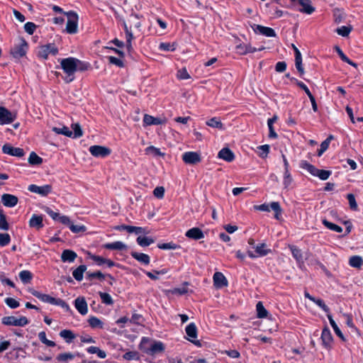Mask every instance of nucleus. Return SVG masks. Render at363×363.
Returning a JSON list of instances; mask_svg holds the SVG:
<instances>
[{"mask_svg": "<svg viewBox=\"0 0 363 363\" xmlns=\"http://www.w3.org/2000/svg\"><path fill=\"white\" fill-rule=\"evenodd\" d=\"M86 350L89 354H96L101 359H104L106 357V353L97 347L91 346Z\"/></svg>", "mask_w": 363, "mask_h": 363, "instance_id": "79ce46f5", "label": "nucleus"}, {"mask_svg": "<svg viewBox=\"0 0 363 363\" xmlns=\"http://www.w3.org/2000/svg\"><path fill=\"white\" fill-rule=\"evenodd\" d=\"M28 45L26 41H23L21 44L14 46L11 50L12 55L16 58L24 56L26 53Z\"/></svg>", "mask_w": 363, "mask_h": 363, "instance_id": "9b49d317", "label": "nucleus"}, {"mask_svg": "<svg viewBox=\"0 0 363 363\" xmlns=\"http://www.w3.org/2000/svg\"><path fill=\"white\" fill-rule=\"evenodd\" d=\"M128 232L129 233H135L136 235L146 234L148 233L145 228L131 225H129Z\"/></svg>", "mask_w": 363, "mask_h": 363, "instance_id": "603ef678", "label": "nucleus"}, {"mask_svg": "<svg viewBox=\"0 0 363 363\" xmlns=\"http://www.w3.org/2000/svg\"><path fill=\"white\" fill-rule=\"evenodd\" d=\"M255 252L257 254V256L264 257L268 255L271 250L267 248V245L265 243H262L255 247Z\"/></svg>", "mask_w": 363, "mask_h": 363, "instance_id": "72a5a7b5", "label": "nucleus"}, {"mask_svg": "<svg viewBox=\"0 0 363 363\" xmlns=\"http://www.w3.org/2000/svg\"><path fill=\"white\" fill-rule=\"evenodd\" d=\"M4 154L21 157L24 155V150L20 147H14L9 144H5L2 147Z\"/></svg>", "mask_w": 363, "mask_h": 363, "instance_id": "1a4fd4ad", "label": "nucleus"}, {"mask_svg": "<svg viewBox=\"0 0 363 363\" xmlns=\"http://www.w3.org/2000/svg\"><path fill=\"white\" fill-rule=\"evenodd\" d=\"M256 310L257 313V317L259 318H264L267 316L268 312L264 307L262 303L259 301L256 305Z\"/></svg>", "mask_w": 363, "mask_h": 363, "instance_id": "ea45409f", "label": "nucleus"}, {"mask_svg": "<svg viewBox=\"0 0 363 363\" xmlns=\"http://www.w3.org/2000/svg\"><path fill=\"white\" fill-rule=\"evenodd\" d=\"M352 30V27L351 26H341L336 29V33L343 37H347L349 35L350 33Z\"/></svg>", "mask_w": 363, "mask_h": 363, "instance_id": "de8ad7c7", "label": "nucleus"}, {"mask_svg": "<svg viewBox=\"0 0 363 363\" xmlns=\"http://www.w3.org/2000/svg\"><path fill=\"white\" fill-rule=\"evenodd\" d=\"M77 255L76 252L71 250H65L61 255V259L62 262H72L77 258Z\"/></svg>", "mask_w": 363, "mask_h": 363, "instance_id": "412c9836", "label": "nucleus"}, {"mask_svg": "<svg viewBox=\"0 0 363 363\" xmlns=\"http://www.w3.org/2000/svg\"><path fill=\"white\" fill-rule=\"evenodd\" d=\"M293 179L291 177V174L289 172V169H286L284 174V181L283 184L285 189H288L289 186L292 184Z\"/></svg>", "mask_w": 363, "mask_h": 363, "instance_id": "09e8293b", "label": "nucleus"}, {"mask_svg": "<svg viewBox=\"0 0 363 363\" xmlns=\"http://www.w3.org/2000/svg\"><path fill=\"white\" fill-rule=\"evenodd\" d=\"M1 323L5 325L23 327L29 323V320L25 316L19 318L15 316H5L2 318Z\"/></svg>", "mask_w": 363, "mask_h": 363, "instance_id": "7ed1b4c3", "label": "nucleus"}, {"mask_svg": "<svg viewBox=\"0 0 363 363\" xmlns=\"http://www.w3.org/2000/svg\"><path fill=\"white\" fill-rule=\"evenodd\" d=\"M291 254L298 262H303V256L300 249L294 245H289Z\"/></svg>", "mask_w": 363, "mask_h": 363, "instance_id": "c9c22d12", "label": "nucleus"}, {"mask_svg": "<svg viewBox=\"0 0 363 363\" xmlns=\"http://www.w3.org/2000/svg\"><path fill=\"white\" fill-rule=\"evenodd\" d=\"M58 53V48L53 43H49L40 46L38 55L43 59H47L49 55H56Z\"/></svg>", "mask_w": 363, "mask_h": 363, "instance_id": "20e7f679", "label": "nucleus"}, {"mask_svg": "<svg viewBox=\"0 0 363 363\" xmlns=\"http://www.w3.org/2000/svg\"><path fill=\"white\" fill-rule=\"evenodd\" d=\"M167 272L166 269H162L161 271L155 270V271H153L152 272H146L145 274L152 280H157L159 279L158 275H160V274H164Z\"/></svg>", "mask_w": 363, "mask_h": 363, "instance_id": "3c124183", "label": "nucleus"}, {"mask_svg": "<svg viewBox=\"0 0 363 363\" xmlns=\"http://www.w3.org/2000/svg\"><path fill=\"white\" fill-rule=\"evenodd\" d=\"M29 225L39 230L43 227V216L33 214L29 220Z\"/></svg>", "mask_w": 363, "mask_h": 363, "instance_id": "a211bd4d", "label": "nucleus"}, {"mask_svg": "<svg viewBox=\"0 0 363 363\" xmlns=\"http://www.w3.org/2000/svg\"><path fill=\"white\" fill-rule=\"evenodd\" d=\"M52 131L57 134L64 135L67 137H72L73 135L72 131H71L67 126L65 125L62 127H53Z\"/></svg>", "mask_w": 363, "mask_h": 363, "instance_id": "2f4dec72", "label": "nucleus"}, {"mask_svg": "<svg viewBox=\"0 0 363 363\" xmlns=\"http://www.w3.org/2000/svg\"><path fill=\"white\" fill-rule=\"evenodd\" d=\"M206 125L210 126V127H212V128H218L219 130H223L224 129L223 124L216 117H213V118L209 119L208 121H206Z\"/></svg>", "mask_w": 363, "mask_h": 363, "instance_id": "7c9ffc66", "label": "nucleus"}, {"mask_svg": "<svg viewBox=\"0 0 363 363\" xmlns=\"http://www.w3.org/2000/svg\"><path fill=\"white\" fill-rule=\"evenodd\" d=\"M254 30L267 37L276 36V33L274 29L269 27H264L260 25H255Z\"/></svg>", "mask_w": 363, "mask_h": 363, "instance_id": "dca6fc26", "label": "nucleus"}, {"mask_svg": "<svg viewBox=\"0 0 363 363\" xmlns=\"http://www.w3.org/2000/svg\"><path fill=\"white\" fill-rule=\"evenodd\" d=\"M52 186L49 184L41 186L35 184H30L28 187V191L30 192L38 194L42 196H48L52 191Z\"/></svg>", "mask_w": 363, "mask_h": 363, "instance_id": "423d86ee", "label": "nucleus"}, {"mask_svg": "<svg viewBox=\"0 0 363 363\" xmlns=\"http://www.w3.org/2000/svg\"><path fill=\"white\" fill-rule=\"evenodd\" d=\"M89 323L92 328H103V323L96 317H91L89 319Z\"/></svg>", "mask_w": 363, "mask_h": 363, "instance_id": "6e6d98bb", "label": "nucleus"}, {"mask_svg": "<svg viewBox=\"0 0 363 363\" xmlns=\"http://www.w3.org/2000/svg\"><path fill=\"white\" fill-rule=\"evenodd\" d=\"M330 144V138H327L320 144V148L318 151V156L320 157L326 151Z\"/></svg>", "mask_w": 363, "mask_h": 363, "instance_id": "69168bd1", "label": "nucleus"}, {"mask_svg": "<svg viewBox=\"0 0 363 363\" xmlns=\"http://www.w3.org/2000/svg\"><path fill=\"white\" fill-rule=\"evenodd\" d=\"M28 162L33 165L40 164L43 162V159L40 157L35 152H32L30 154Z\"/></svg>", "mask_w": 363, "mask_h": 363, "instance_id": "a18cd8bd", "label": "nucleus"}, {"mask_svg": "<svg viewBox=\"0 0 363 363\" xmlns=\"http://www.w3.org/2000/svg\"><path fill=\"white\" fill-rule=\"evenodd\" d=\"M159 48L164 51H174L176 49L174 44L169 43H162L160 44Z\"/></svg>", "mask_w": 363, "mask_h": 363, "instance_id": "680f3d73", "label": "nucleus"}, {"mask_svg": "<svg viewBox=\"0 0 363 363\" xmlns=\"http://www.w3.org/2000/svg\"><path fill=\"white\" fill-rule=\"evenodd\" d=\"M86 276L88 277V278L91 280L92 279L94 278H97L100 280H104V278H105V275L103 274L101 272L98 271V272H86Z\"/></svg>", "mask_w": 363, "mask_h": 363, "instance_id": "e2e57ef3", "label": "nucleus"}, {"mask_svg": "<svg viewBox=\"0 0 363 363\" xmlns=\"http://www.w3.org/2000/svg\"><path fill=\"white\" fill-rule=\"evenodd\" d=\"M349 264L352 267L360 268L363 264V259L360 256H352L350 258Z\"/></svg>", "mask_w": 363, "mask_h": 363, "instance_id": "f704fd0d", "label": "nucleus"}, {"mask_svg": "<svg viewBox=\"0 0 363 363\" xmlns=\"http://www.w3.org/2000/svg\"><path fill=\"white\" fill-rule=\"evenodd\" d=\"M327 317L329 320V322L332 326V328H333L335 334L340 337L342 340H345V337L343 336V334L342 333L341 330H340V328H338L337 325L336 324V323L335 322V320H333L332 315L328 313L327 314Z\"/></svg>", "mask_w": 363, "mask_h": 363, "instance_id": "473e14b6", "label": "nucleus"}, {"mask_svg": "<svg viewBox=\"0 0 363 363\" xmlns=\"http://www.w3.org/2000/svg\"><path fill=\"white\" fill-rule=\"evenodd\" d=\"M145 152L147 155H152L154 156H163L164 153L160 152L159 148L154 146H149L145 149Z\"/></svg>", "mask_w": 363, "mask_h": 363, "instance_id": "5fc2aeb1", "label": "nucleus"}, {"mask_svg": "<svg viewBox=\"0 0 363 363\" xmlns=\"http://www.w3.org/2000/svg\"><path fill=\"white\" fill-rule=\"evenodd\" d=\"M182 160L186 164H195L201 162V155L196 152H186L182 155Z\"/></svg>", "mask_w": 363, "mask_h": 363, "instance_id": "0eeeda50", "label": "nucleus"}, {"mask_svg": "<svg viewBox=\"0 0 363 363\" xmlns=\"http://www.w3.org/2000/svg\"><path fill=\"white\" fill-rule=\"evenodd\" d=\"M218 157L228 162H232L235 159L234 153L228 147L221 149L218 152Z\"/></svg>", "mask_w": 363, "mask_h": 363, "instance_id": "2eb2a0df", "label": "nucleus"}, {"mask_svg": "<svg viewBox=\"0 0 363 363\" xmlns=\"http://www.w3.org/2000/svg\"><path fill=\"white\" fill-rule=\"evenodd\" d=\"M323 222V224L326 227L328 228V229L331 230H333L335 232H337V233H342V228L336 225V224H334L333 223H330L329 222L328 220H327L326 219H323L322 220Z\"/></svg>", "mask_w": 363, "mask_h": 363, "instance_id": "37998d69", "label": "nucleus"}, {"mask_svg": "<svg viewBox=\"0 0 363 363\" xmlns=\"http://www.w3.org/2000/svg\"><path fill=\"white\" fill-rule=\"evenodd\" d=\"M335 50H336L337 53L338 54V55L340 56V57L341 58V60L347 63H348L349 65L354 67H357V64L354 63V62L351 61L345 54L344 52L342 51V50L340 48V47L338 46H335Z\"/></svg>", "mask_w": 363, "mask_h": 363, "instance_id": "a19ab883", "label": "nucleus"}, {"mask_svg": "<svg viewBox=\"0 0 363 363\" xmlns=\"http://www.w3.org/2000/svg\"><path fill=\"white\" fill-rule=\"evenodd\" d=\"M155 242V240L150 237H141L137 238L138 244L141 247H147Z\"/></svg>", "mask_w": 363, "mask_h": 363, "instance_id": "4c0bfd02", "label": "nucleus"}, {"mask_svg": "<svg viewBox=\"0 0 363 363\" xmlns=\"http://www.w3.org/2000/svg\"><path fill=\"white\" fill-rule=\"evenodd\" d=\"M123 26L126 34V47L129 51L133 49L131 41L133 39V35L130 29L128 28V26L125 21L123 22Z\"/></svg>", "mask_w": 363, "mask_h": 363, "instance_id": "b1692460", "label": "nucleus"}, {"mask_svg": "<svg viewBox=\"0 0 363 363\" xmlns=\"http://www.w3.org/2000/svg\"><path fill=\"white\" fill-rule=\"evenodd\" d=\"M186 333L189 336L188 340L196 345H200V342L198 340H195L197 337V328L194 323L189 324L186 327Z\"/></svg>", "mask_w": 363, "mask_h": 363, "instance_id": "9d476101", "label": "nucleus"}, {"mask_svg": "<svg viewBox=\"0 0 363 363\" xmlns=\"http://www.w3.org/2000/svg\"><path fill=\"white\" fill-rule=\"evenodd\" d=\"M99 294L101 299L102 303H104L106 305H112L113 304V299L108 294L100 291L99 293Z\"/></svg>", "mask_w": 363, "mask_h": 363, "instance_id": "864d4df0", "label": "nucleus"}, {"mask_svg": "<svg viewBox=\"0 0 363 363\" xmlns=\"http://www.w3.org/2000/svg\"><path fill=\"white\" fill-rule=\"evenodd\" d=\"M185 235L193 240H200L204 238V234L203 231L199 228H192L187 230L185 233Z\"/></svg>", "mask_w": 363, "mask_h": 363, "instance_id": "4468645a", "label": "nucleus"}, {"mask_svg": "<svg viewBox=\"0 0 363 363\" xmlns=\"http://www.w3.org/2000/svg\"><path fill=\"white\" fill-rule=\"evenodd\" d=\"M130 255L134 259L143 264H148L150 262V257L146 254L132 252Z\"/></svg>", "mask_w": 363, "mask_h": 363, "instance_id": "a878e982", "label": "nucleus"}, {"mask_svg": "<svg viewBox=\"0 0 363 363\" xmlns=\"http://www.w3.org/2000/svg\"><path fill=\"white\" fill-rule=\"evenodd\" d=\"M90 153L97 157H105L110 155V149L100 146V145H92L89 147Z\"/></svg>", "mask_w": 363, "mask_h": 363, "instance_id": "6e6552de", "label": "nucleus"}, {"mask_svg": "<svg viewBox=\"0 0 363 363\" xmlns=\"http://www.w3.org/2000/svg\"><path fill=\"white\" fill-rule=\"evenodd\" d=\"M321 340L325 347H328L333 341V337L330 330L328 328H325L321 334Z\"/></svg>", "mask_w": 363, "mask_h": 363, "instance_id": "6ab92c4d", "label": "nucleus"}, {"mask_svg": "<svg viewBox=\"0 0 363 363\" xmlns=\"http://www.w3.org/2000/svg\"><path fill=\"white\" fill-rule=\"evenodd\" d=\"M61 67L67 74L65 81L69 83L74 80V74L77 71L86 70L88 67L87 64L74 57H67L60 61Z\"/></svg>", "mask_w": 363, "mask_h": 363, "instance_id": "f257e3e1", "label": "nucleus"}, {"mask_svg": "<svg viewBox=\"0 0 363 363\" xmlns=\"http://www.w3.org/2000/svg\"><path fill=\"white\" fill-rule=\"evenodd\" d=\"M67 17L66 30L68 33L74 34L77 32L78 15L74 11L65 13Z\"/></svg>", "mask_w": 363, "mask_h": 363, "instance_id": "f03ea898", "label": "nucleus"}, {"mask_svg": "<svg viewBox=\"0 0 363 363\" xmlns=\"http://www.w3.org/2000/svg\"><path fill=\"white\" fill-rule=\"evenodd\" d=\"M108 60L111 64L115 65L119 67H123L124 65L123 60L120 58H117V57H113V56H109V57H108Z\"/></svg>", "mask_w": 363, "mask_h": 363, "instance_id": "338daca9", "label": "nucleus"}, {"mask_svg": "<svg viewBox=\"0 0 363 363\" xmlns=\"http://www.w3.org/2000/svg\"><path fill=\"white\" fill-rule=\"evenodd\" d=\"M164 347L162 342H154L150 349L146 351L147 353H149L150 354H155L157 352H161L164 351Z\"/></svg>", "mask_w": 363, "mask_h": 363, "instance_id": "cd10ccee", "label": "nucleus"}, {"mask_svg": "<svg viewBox=\"0 0 363 363\" xmlns=\"http://www.w3.org/2000/svg\"><path fill=\"white\" fill-rule=\"evenodd\" d=\"M69 228L72 232L74 233L84 232L86 230V227L83 225H74L73 223H71Z\"/></svg>", "mask_w": 363, "mask_h": 363, "instance_id": "0e129e2a", "label": "nucleus"}, {"mask_svg": "<svg viewBox=\"0 0 363 363\" xmlns=\"http://www.w3.org/2000/svg\"><path fill=\"white\" fill-rule=\"evenodd\" d=\"M16 118V113L11 112L3 106H0V124L11 123Z\"/></svg>", "mask_w": 363, "mask_h": 363, "instance_id": "39448f33", "label": "nucleus"}, {"mask_svg": "<svg viewBox=\"0 0 363 363\" xmlns=\"http://www.w3.org/2000/svg\"><path fill=\"white\" fill-rule=\"evenodd\" d=\"M1 201L5 206L13 207L18 203V199L14 195L4 194L1 196Z\"/></svg>", "mask_w": 363, "mask_h": 363, "instance_id": "f8f14e48", "label": "nucleus"}, {"mask_svg": "<svg viewBox=\"0 0 363 363\" xmlns=\"http://www.w3.org/2000/svg\"><path fill=\"white\" fill-rule=\"evenodd\" d=\"M74 355L70 352L59 354L56 357V359L59 362H67L73 359Z\"/></svg>", "mask_w": 363, "mask_h": 363, "instance_id": "49530a36", "label": "nucleus"}, {"mask_svg": "<svg viewBox=\"0 0 363 363\" xmlns=\"http://www.w3.org/2000/svg\"><path fill=\"white\" fill-rule=\"evenodd\" d=\"M143 123L145 125H160L163 123V121L159 118H155L152 116L145 114L143 118Z\"/></svg>", "mask_w": 363, "mask_h": 363, "instance_id": "bb28decb", "label": "nucleus"}, {"mask_svg": "<svg viewBox=\"0 0 363 363\" xmlns=\"http://www.w3.org/2000/svg\"><path fill=\"white\" fill-rule=\"evenodd\" d=\"M157 247L162 250H176L179 247L174 242H167L158 244Z\"/></svg>", "mask_w": 363, "mask_h": 363, "instance_id": "052dcab7", "label": "nucleus"}, {"mask_svg": "<svg viewBox=\"0 0 363 363\" xmlns=\"http://www.w3.org/2000/svg\"><path fill=\"white\" fill-rule=\"evenodd\" d=\"M74 306L82 315H86L88 312L87 303L84 297L77 298L74 301Z\"/></svg>", "mask_w": 363, "mask_h": 363, "instance_id": "ddd939ff", "label": "nucleus"}, {"mask_svg": "<svg viewBox=\"0 0 363 363\" xmlns=\"http://www.w3.org/2000/svg\"><path fill=\"white\" fill-rule=\"evenodd\" d=\"M331 174L332 172L329 170L318 169L315 177H318L321 180H326Z\"/></svg>", "mask_w": 363, "mask_h": 363, "instance_id": "13d9d810", "label": "nucleus"}, {"mask_svg": "<svg viewBox=\"0 0 363 363\" xmlns=\"http://www.w3.org/2000/svg\"><path fill=\"white\" fill-rule=\"evenodd\" d=\"M104 247L108 250H125L127 249V246L121 241H116L111 243H107L104 245Z\"/></svg>", "mask_w": 363, "mask_h": 363, "instance_id": "393cba45", "label": "nucleus"}, {"mask_svg": "<svg viewBox=\"0 0 363 363\" xmlns=\"http://www.w3.org/2000/svg\"><path fill=\"white\" fill-rule=\"evenodd\" d=\"M36 28V25L32 22H28L24 25V29L29 35H32Z\"/></svg>", "mask_w": 363, "mask_h": 363, "instance_id": "774afa93", "label": "nucleus"}, {"mask_svg": "<svg viewBox=\"0 0 363 363\" xmlns=\"http://www.w3.org/2000/svg\"><path fill=\"white\" fill-rule=\"evenodd\" d=\"M72 128L74 130L72 132V133H73V135L72 136V138H79V137L82 136L83 133H82L80 125L78 123L72 124Z\"/></svg>", "mask_w": 363, "mask_h": 363, "instance_id": "4d7b16f0", "label": "nucleus"}, {"mask_svg": "<svg viewBox=\"0 0 363 363\" xmlns=\"http://www.w3.org/2000/svg\"><path fill=\"white\" fill-rule=\"evenodd\" d=\"M277 120V116H274L273 118L268 119L267 125L269 130V137L271 138H277V134L274 130L273 123Z\"/></svg>", "mask_w": 363, "mask_h": 363, "instance_id": "e433bc0d", "label": "nucleus"}, {"mask_svg": "<svg viewBox=\"0 0 363 363\" xmlns=\"http://www.w3.org/2000/svg\"><path fill=\"white\" fill-rule=\"evenodd\" d=\"M213 282L217 288H222L228 285V281L221 272H216L214 274Z\"/></svg>", "mask_w": 363, "mask_h": 363, "instance_id": "f3484780", "label": "nucleus"}, {"mask_svg": "<svg viewBox=\"0 0 363 363\" xmlns=\"http://www.w3.org/2000/svg\"><path fill=\"white\" fill-rule=\"evenodd\" d=\"M86 270V265H80L73 271L72 275L77 281H82L83 279V274Z\"/></svg>", "mask_w": 363, "mask_h": 363, "instance_id": "c756f323", "label": "nucleus"}, {"mask_svg": "<svg viewBox=\"0 0 363 363\" xmlns=\"http://www.w3.org/2000/svg\"><path fill=\"white\" fill-rule=\"evenodd\" d=\"M61 337L65 339L67 342H71L74 338L75 335L70 330H63L60 333Z\"/></svg>", "mask_w": 363, "mask_h": 363, "instance_id": "58836bf2", "label": "nucleus"}, {"mask_svg": "<svg viewBox=\"0 0 363 363\" xmlns=\"http://www.w3.org/2000/svg\"><path fill=\"white\" fill-rule=\"evenodd\" d=\"M300 167L306 169L313 176H316L318 169L313 164H309L307 161L302 160L300 162Z\"/></svg>", "mask_w": 363, "mask_h": 363, "instance_id": "c85d7f7f", "label": "nucleus"}, {"mask_svg": "<svg viewBox=\"0 0 363 363\" xmlns=\"http://www.w3.org/2000/svg\"><path fill=\"white\" fill-rule=\"evenodd\" d=\"M128 23L130 24L128 28L130 29L131 31L132 28L140 30L141 27V23L139 21V16L137 14L132 13L129 17Z\"/></svg>", "mask_w": 363, "mask_h": 363, "instance_id": "5701e85b", "label": "nucleus"}, {"mask_svg": "<svg viewBox=\"0 0 363 363\" xmlns=\"http://www.w3.org/2000/svg\"><path fill=\"white\" fill-rule=\"evenodd\" d=\"M19 277L23 283L27 284L30 281L33 276L30 272L28 270H23L19 273Z\"/></svg>", "mask_w": 363, "mask_h": 363, "instance_id": "c03bdc74", "label": "nucleus"}, {"mask_svg": "<svg viewBox=\"0 0 363 363\" xmlns=\"http://www.w3.org/2000/svg\"><path fill=\"white\" fill-rule=\"evenodd\" d=\"M30 293L32 294V295H33L34 296L39 298L40 301H42L43 302L52 304V303L54 301L55 298L50 296V295L42 294V293H40L38 291H35L34 289L30 290Z\"/></svg>", "mask_w": 363, "mask_h": 363, "instance_id": "4be33fe9", "label": "nucleus"}, {"mask_svg": "<svg viewBox=\"0 0 363 363\" xmlns=\"http://www.w3.org/2000/svg\"><path fill=\"white\" fill-rule=\"evenodd\" d=\"M38 338L43 343L48 347L55 346V343L53 341L47 339L46 334L43 331L38 333Z\"/></svg>", "mask_w": 363, "mask_h": 363, "instance_id": "8fccbe9b", "label": "nucleus"}, {"mask_svg": "<svg viewBox=\"0 0 363 363\" xmlns=\"http://www.w3.org/2000/svg\"><path fill=\"white\" fill-rule=\"evenodd\" d=\"M298 3L301 6V8L298 9L301 12L311 14L315 11L314 7L311 5L310 0H298Z\"/></svg>", "mask_w": 363, "mask_h": 363, "instance_id": "aec40b11", "label": "nucleus"}, {"mask_svg": "<svg viewBox=\"0 0 363 363\" xmlns=\"http://www.w3.org/2000/svg\"><path fill=\"white\" fill-rule=\"evenodd\" d=\"M11 237L8 233H0V246L4 247L9 244Z\"/></svg>", "mask_w": 363, "mask_h": 363, "instance_id": "bf43d9fd", "label": "nucleus"}]
</instances>
